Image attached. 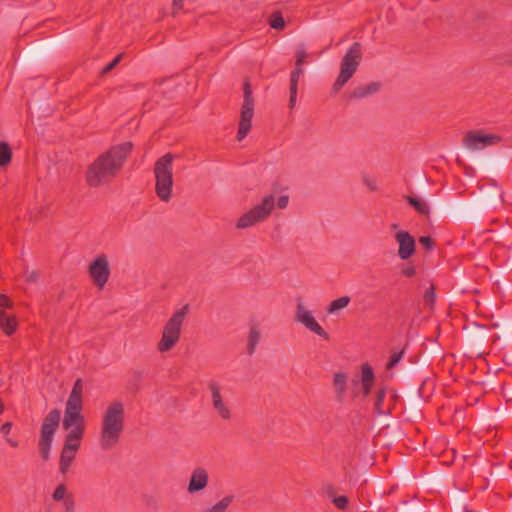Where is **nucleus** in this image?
<instances>
[{
	"label": "nucleus",
	"instance_id": "f8f14e48",
	"mask_svg": "<svg viewBox=\"0 0 512 512\" xmlns=\"http://www.w3.org/2000/svg\"><path fill=\"white\" fill-rule=\"evenodd\" d=\"M12 307V300L8 296L0 294V328L6 335L13 334L18 326L15 315L9 312Z\"/></svg>",
	"mask_w": 512,
	"mask_h": 512
},
{
	"label": "nucleus",
	"instance_id": "473e14b6",
	"mask_svg": "<svg viewBox=\"0 0 512 512\" xmlns=\"http://www.w3.org/2000/svg\"><path fill=\"white\" fill-rule=\"evenodd\" d=\"M419 242L427 250H431L434 245L432 239L429 236L420 237Z\"/></svg>",
	"mask_w": 512,
	"mask_h": 512
},
{
	"label": "nucleus",
	"instance_id": "9b49d317",
	"mask_svg": "<svg viewBox=\"0 0 512 512\" xmlns=\"http://www.w3.org/2000/svg\"><path fill=\"white\" fill-rule=\"evenodd\" d=\"M89 275L98 288H103L110 277V264L107 255L100 254L89 265Z\"/></svg>",
	"mask_w": 512,
	"mask_h": 512
},
{
	"label": "nucleus",
	"instance_id": "a211bd4d",
	"mask_svg": "<svg viewBox=\"0 0 512 512\" xmlns=\"http://www.w3.org/2000/svg\"><path fill=\"white\" fill-rule=\"evenodd\" d=\"M52 499L61 504L64 512H75L73 494L65 484H59L52 493Z\"/></svg>",
	"mask_w": 512,
	"mask_h": 512
},
{
	"label": "nucleus",
	"instance_id": "412c9836",
	"mask_svg": "<svg viewBox=\"0 0 512 512\" xmlns=\"http://www.w3.org/2000/svg\"><path fill=\"white\" fill-rule=\"evenodd\" d=\"M235 499L234 494H227L217 502L211 504L203 512H228L229 507Z\"/></svg>",
	"mask_w": 512,
	"mask_h": 512
},
{
	"label": "nucleus",
	"instance_id": "bb28decb",
	"mask_svg": "<svg viewBox=\"0 0 512 512\" xmlns=\"http://www.w3.org/2000/svg\"><path fill=\"white\" fill-rule=\"evenodd\" d=\"M11 160V150L6 143L0 142V166L7 165Z\"/></svg>",
	"mask_w": 512,
	"mask_h": 512
},
{
	"label": "nucleus",
	"instance_id": "39448f33",
	"mask_svg": "<svg viewBox=\"0 0 512 512\" xmlns=\"http://www.w3.org/2000/svg\"><path fill=\"white\" fill-rule=\"evenodd\" d=\"M174 155L168 153L160 157L154 165L155 191L163 202H169L173 196Z\"/></svg>",
	"mask_w": 512,
	"mask_h": 512
},
{
	"label": "nucleus",
	"instance_id": "0eeeda50",
	"mask_svg": "<svg viewBox=\"0 0 512 512\" xmlns=\"http://www.w3.org/2000/svg\"><path fill=\"white\" fill-rule=\"evenodd\" d=\"M255 102L252 96V89L249 83L244 84L243 102L240 109V119L237 131V140L242 141L252 128Z\"/></svg>",
	"mask_w": 512,
	"mask_h": 512
},
{
	"label": "nucleus",
	"instance_id": "58836bf2",
	"mask_svg": "<svg viewBox=\"0 0 512 512\" xmlns=\"http://www.w3.org/2000/svg\"><path fill=\"white\" fill-rule=\"evenodd\" d=\"M298 92V84L290 82V95H297Z\"/></svg>",
	"mask_w": 512,
	"mask_h": 512
},
{
	"label": "nucleus",
	"instance_id": "20e7f679",
	"mask_svg": "<svg viewBox=\"0 0 512 512\" xmlns=\"http://www.w3.org/2000/svg\"><path fill=\"white\" fill-rule=\"evenodd\" d=\"M289 204V196L281 195L277 199L274 194L265 195L259 203L242 214L236 222V228L240 230L251 228L259 223L265 222L275 206L285 209Z\"/></svg>",
	"mask_w": 512,
	"mask_h": 512
},
{
	"label": "nucleus",
	"instance_id": "1a4fd4ad",
	"mask_svg": "<svg viewBox=\"0 0 512 512\" xmlns=\"http://www.w3.org/2000/svg\"><path fill=\"white\" fill-rule=\"evenodd\" d=\"M60 412L52 410L44 419L41 427L39 449L43 459H48L54 434L59 426Z\"/></svg>",
	"mask_w": 512,
	"mask_h": 512
},
{
	"label": "nucleus",
	"instance_id": "7ed1b4c3",
	"mask_svg": "<svg viewBox=\"0 0 512 512\" xmlns=\"http://www.w3.org/2000/svg\"><path fill=\"white\" fill-rule=\"evenodd\" d=\"M125 425V407L121 401L107 405L101 417L99 443L103 450L113 448L120 440Z\"/></svg>",
	"mask_w": 512,
	"mask_h": 512
},
{
	"label": "nucleus",
	"instance_id": "4be33fe9",
	"mask_svg": "<svg viewBox=\"0 0 512 512\" xmlns=\"http://www.w3.org/2000/svg\"><path fill=\"white\" fill-rule=\"evenodd\" d=\"M351 302L349 296H341L333 300L326 308L328 315H338L343 309H345Z\"/></svg>",
	"mask_w": 512,
	"mask_h": 512
},
{
	"label": "nucleus",
	"instance_id": "6e6552de",
	"mask_svg": "<svg viewBox=\"0 0 512 512\" xmlns=\"http://www.w3.org/2000/svg\"><path fill=\"white\" fill-rule=\"evenodd\" d=\"M361 59V48L358 43H354L347 51L341 61L340 74L334 84V89H341L357 70Z\"/></svg>",
	"mask_w": 512,
	"mask_h": 512
},
{
	"label": "nucleus",
	"instance_id": "f03ea898",
	"mask_svg": "<svg viewBox=\"0 0 512 512\" xmlns=\"http://www.w3.org/2000/svg\"><path fill=\"white\" fill-rule=\"evenodd\" d=\"M83 383L77 379L66 402L63 429L66 431L65 442L81 444L85 431V417L82 413Z\"/></svg>",
	"mask_w": 512,
	"mask_h": 512
},
{
	"label": "nucleus",
	"instance_id": "e433bc0d",
	"mask_svg": "<svg viewBox=\"0 0 512 512\" xmlns=\"http://www.w3.org/2000/svg\"><path fill=\"white\" fill-rule=\"evenodd\" d=\"M403 275L412 277L415 274V268L413 266H407L402 270Z\"/></svg>",
	"mask_w": 512,
	"mask_h": 512
},
{
	"label": "nucleus",
	"instance_id": "a878e982",
	"mask_svg": "<svg viewBox=\"0 0 512 512\" xmlns=\"http://www.w3.org/2000/svg\"><path fill=\"white\" fill-rule=\"evenodd\" d=\"M12 430V423L11 422H6L4 423L1 428H0V433L2 434V436L4 437L6 443L13 447V448H17L19 446V442L11 437H9V433L11 432Z\"/></svg>",
	"mask_w": 512,
	"mask_h": 512
},
{
	"label": "nucleus",
	"instance_id": "aec40b11",
	"mask_svg": "<svg viewBox=\"0 0 512 512\" xmlns=\"http://www.w3.org/2000/svg\"><path fill=\"white\" fill-rule=\"evenodd\" d=\"M261 340V330L257 323H251L249 326V333L247 337V351L253 354Z\"/></svg>",
	"mask_w": 512,
	"mask_h": 512
},
{
	"label": "nucleus",
	"instance_id": "c756f323",
	"mask_svg": "<svg viewBox=\"0 0 512 512\" xmlns=\"http://www.w3.org/2000/svg\"><path fill=\"white\" fill-rule=\"evenodd\" d=\"M307 57L308 53L305 51V49L303 47L299 48L296 51V66L302 67Z\"/></svg>",
	"mask_w": 512,
	"mask_h": 512
},
{
	"label": "nucleus",
	"instance_id": "393cba45",
	"mask_svg": "<svg viewBox=\"0 0 512 512\" xmlns=\"http://www.w3.org/2000/svg\"><path fill=\"white\" fill-rule=\"evenodd\" d=\"M385 395L386 391L385 389H380L377 392L376 398H375V410L380 415H385L389 412V406L385 404Z\"/></svg>",
	"mask_w": 512,
	"mask_h": 512
},
{
	"label": "nucleus",
	"instance_id": "9d476101",
	"mask_svg": "<svg viewBox=\"0 0 512 512\" xmlns=\"http://www.w3.org/2000/svg\"><path fill=\"white\" fill-rule=\"evenodd\" d=\"M295 320L304 326L307 330L322 337L328 339V333L322 328L314 316V312L302 301L298 300L295 310Z\"/></svg>",
	"mask_w": 512,
	"mask_h": 512
},
{
	"label": "nucleus",
	"instance_id": "6ab92c4d",
	"mask_svg": "<svg viewBox=\"0 0 512 512\" xmlns=\"http://www.w3.org/2000/svg\"><path fill=\"white\" fill-rule=\"evenodd\" d=\"M80 445L74 444V443H64L61 456H60V462H59V471L62 474L67 473L70 465L72 464L73 460L75 459L76 453L79 449Z\"/></svg>",
	"mask_w": 512,
	"mask_h": 512
},
{
	"label": "nucleus",
	"instance_id": "f3484780",
	"mask_svg": "<svg viewBox=\"0 0 512 512\" xmlns=\"http://www.w3.org/2000/svg\"><path fill=\"white\" fill-rule=\"evenodd\" d=\"M498 141V137L491 134L469 132L464 138L465 146L473 151L484 149Z\"/></svg>",
	"mask_w": 512,
	"mask_h": 512
},
{
	"label": "nucleus",
	"instance_id": "cd10ccee",
	"mask_svg": "<svg viewBox=\"0 0 512 512\" xmlns=\"http://www.w3.org/2000/svg\"><path fill=\"white\" fill-rule=\"evenodd\" d=\"M270 25L274 29H282L285 25V21L280 14L274 13L270 18Z\"/></svg>",
	"mask_w": 512,
	"mask_h": 512
},
{
	"label": "nucleus",
	"instance_id": "b1692460",
	"mask_svg": "<svg viewBox=\"0 0 512 512\" xmlns=\"http://www.w3.org/2000/svg\"><path fill=\"white\" fill-rule=\"evenodd\" d=\"M347 379L344 372H336L333 375V385L339 397H343L347 391Z\"/></svg>",
	"mask_w": 512,
	"mask_h": 512
},
{
	"label": "nucleus",
	"instance_id": "423d86ee",
	"mask_svg": "<svg viewBox=\"0 0 512 512\" xmlns=\"http://www.w3.org/2000/svg\"><path fill=\"white\" fill-rule=\"evenodd\" d=\"M189 305L176 310L168 319L162 330V336L158 342L157 349L161 353L170 351L179 341L184 320L188 314Z\"/></svg>",
	"mask_w": 512,
	"mask_h": 512
},
{
	"label": "nucleus",
	"instance_id": "a19ab883",
	"mask_svg": "<svg viewBox=\"0 0 512 512\" xmlns=\"http://www.w3.org/2000/svg\"><path fill=\"white\" fill-rule=\"evenodd\" d=\"M296 102H297V95H290L289 105L291 108H293L296 105Z\"/></svg>",
	"mask_w": 512,
	"mask_h": 512
},
{
	"label": "nucleus",
	"instance_id": "2eb2a0df",
	"mask_svg": "<svg viewBox=\"0 0 512 512\" xmlns=\"http://www.w3.org/2000/svg\"><path fill=\"white\" fill-rule=\"evenodd\" d=\"M375 382V374L373 368L368 363H363L360 368L359 376L353 380L354 386L358 391H355V396L361 394L363 398H366Z\"/></svg>",
	"mask_w": 512,
	"mask_h": 512
},
{
	"label": "nucleus",
	"instance_id": "f257e3e1",
	"mask_svg": "<svg viewBox=\"0 0 512 512\" xmlns=\"http://www.w3.org/2000/svg\"><path fill=\"white\" fill-rule=\"evenodd\" d=\"M132 149L131 142H124L102 154L87 171L90 186H99L110 181L121 169L124 160Z\"/></svg>",
	"mask_w": 512,
	"mask_h": 512
},
{
	"label": "nucleus",
	"instance_id": "c85d7f7f",
	"mask_svg": "<svg viewBox=\"0 0 512 512\" xmlns=\"http://www.w3.org/2000/svg\"><path fill=\"white\" fill-rule=\"evenodd\" d=\"M39 277V274L36 270H33V269H25V271L23 272V275H22V278L24 279L25 282H28V283H34L37 281Z\"/></svg>",
	"mask_w": 512,
	"mask_h": 512
},
{
	"label": "nucleus",
	"instance_id": "dca6fc26",
	"mask_svg": "<svg viewBox=\"0 0 512 512\" xmlns=\"http://www.w3.org/2000/svg\"><path fill=\"white\" fill-rule=\"evenodd\" d=\"M209 485V472L204 467H196L188 478L186 491L190 495L202 493Z\"/></svg>",
	"mask_w": 512,
	"mask_h": 512
},
{
	"label": "nucleus",
	"instance_id": "4468645a",
	"mask_svg": "<svg viewBox=\"0 0 512 512\" xmlns=\"http://www.w3.org/2000/svg\"><path fill=\"white\" fill-rule=\"evenodd\" d=\"M209 392L211 395V403L214 411L223 420L232 418V410L223 397V388L218 382H212L209 385Z\"/></svg>",
	"mask_w": 512,
	"mask_h": 512
},
{
	"label": "nucleus",
	"instance_id": "5701e85b",
	"mask_svg": "<svg viewBox=\"0 0 512 512\" xmlns=\"http://www.w3.org/2000/svg\"><path fill=\"white\" fill-rule=\"evenodd\" d=\"M407 201L409 204L420 214V215H428L430 212V207L427 201L423 198L417 196H407Z\"/></svg>",
	"mask_w": 512,
	"mask_h": 512
},
{
	"label": "nucleus",
	"instance_id": "72a5a7b5",
	"mask_svg": "<svg viewBox=\"0 0 512 512\" xmlns=\"http://www.w3.org/2000/svg\"><path fill=\"white\" fill-rule=\"evenodd\" d=\"M122 59V54H119L114 60H112L105 68H104V72L107 73L109 71H111L119 62L120 60Z\"/></svg>",
	"mask_w": 512,
	"mask_h": 512
},
{
	"label": "nucleus",
	"instance_id": "ddd939ff",
	"mask_svg": "<svg viewBox=\"0 0 512 512\" xmlns=\"http://www.w3.org/2000/svg\"><path fill=\"white\" fill-rule=\"evenodd\" d=\"M391 229L395 231L394 238L398 244V257L401 260L409 259L415 253L414 237L405 230H399L398 224H392Z\"/></svg>",
	"mask_w": 512,
	"mask_h": 512
},
{
	"label": "nucleus",
	"instance_id": "2f4dec72",
	"mask_svg": "<svg viewBox=\"0 0 512 512\" xmlns=\"http://www.w3.org/2000/svg\"><path fill=\"white\" fill-rule=\"evenodd\" d=\"M333 503L340 509H345L348 504V498L346 496H339L333 500Z\"/></svg>",
	"mask_w": 512,
	"mask_h": 512
},
{
	"label": "nucleus",
	"instance_id": "f704fd0d",
	"mask_svg": "<svg viewBox=\"0 0 512 512\" xmlns=\"http://www.w3.org/2000/svg\"><path fill=\"white\" fill-rule=\"evenodd\" d=\"M401 358H402V353H395L391 357V359H390V361L388 363V368L394 367L401 360Z\"/></svg>",
	"mask_w": 512,
	"mask_h": 512
},
{
	"label": "nucleus",
	"instance_id": "7c9ffc66",
	"mask_svg": "<svg viewBox=\"0 0 512 512\" xmlns=\"http://www.w3.org/2000/svg\"><path fill=\"white\" fill-rule=\"evenodd\" d=\"M303 74L302 67L296 66V68L291 73V79L290 82L297 83L300 80L301 75Z\"/></svg>",
	"mask_w": 512,
	"mask_h": 512
},
{
	"label": "nucleus",
	"instance_id": "4c0bfd02",
	"mask_svg": "<svg viewBox=\"0 0 512 512\" xmlns=\"http://www.w3.org/2000/svg\"><path fill=\"white\" fill-rule=\"evenodd\" d=\"M424 299H425V302L427 305H431L433 303V299H434L433 291H427L424 296Z\"/></svg>",
	"mask_w": 512,
	"mask_h": 512
},
{
	"label": "nucleus",
	"instance_id": "ea45409f",
	"mask_svg": "<svg viewBox=\"0 0 512 512\" xmlns=\"http://www.w3.org/2000/svg\"><path fill=\"white\" fill-rule=\"evenodd\" d=\"M184 0H173V8L174 10H179L182 7Z\"/></svg>",
	"mask_w": 512,
	"mask_h": 512
},
{
	"label": "nucleus",
	"instance_id": "c9c22d12",
	"mask_svg": "<svg viewBox=\"0 0 512 512\" xmlns=\"http://www.w3.org/2000/svg\"><path fill=\"white\" fill-rule=\"evenodd\" d=\"M363 183L370 189H376V182L368 176L363 177Z\"/></svg>",
	"mask_w": 512,
	"mask_h": 512
}]
</instances>
